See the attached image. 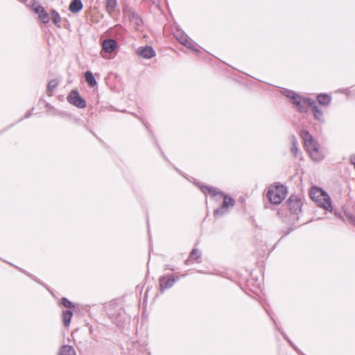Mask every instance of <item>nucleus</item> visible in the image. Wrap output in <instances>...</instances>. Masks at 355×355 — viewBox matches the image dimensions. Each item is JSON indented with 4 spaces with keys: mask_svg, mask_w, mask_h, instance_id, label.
<instances>
[{
    "mask_svg": "<svg viewBox=\"0 0 355 355\" xmlns=\"http://www.w3.org/2000/svg\"><path fill=\"white\" fill-rule=\"evenodd\" d=\"M116 46V42L112 39L105 40L102 44V49L106 53H112Z\"/></svg>",
    "mask_w": 355,
    "mask_h": 355,
    "instance_id": "11",
    "label": "nucleus"
},
{
    "mask_svg": "<svg viewBox=\"0 0 355 355\" xmlns=\"http://www.w3.org/2000/svg\"><path fill=\"white\" fill-rule=\"evenodd\" d=\"M51 19H52L53 23L55 25L60 26L59 24L60 22V15L58 14V12H57L55 10H53L51 13Z\"/></svg>",
    "mask_w": 355,
    "mask_h": 355,
    "instance_id": "20",
    "label": "nucleus"
},
{
    "mask_svg": "<svg viewBox=\"0 0 355 355\" xmlns=\"http://www.w3.org/2000/svg\"><path fill=\"white\" fill-rule=\"evenodd\" d=\"M286 193V189L283 185L270 187L267 197L272 204L279 205L285 199Z\"/></svg>",
    "mask_w": 355,
    "mask_h": 355,
    "instance_id": "4",
    "label": "nucleus"
},
{
    "mask_svg": "<svg viewBox=\"0 0 355 355\" xmlns=\"http://www.w3.org/2000/svg\"><path fill=\"white\" fill-rule=\"evenodd\" d=\"M72 315H73V313H72L71 311H70V310L63 311L62 321H63V324L65 327H68L70 324Z\"/></svg>",
    "mask_w": 355,
    "mask_h": 355,
    "instance_id": "15",
    "label": "nucleus"
},
{
    "mask_svg": "<svg viewBox=\"0 0 355 355\" xmlns=\"http://www.w3.org/2000/svg\"><path fill=\"white\" fill-rule=\"evenodd\" d=\"M58 82L55 79L51 80L47 85V92L49 96L52 95L54 89L58 86Z\"/></svg>",
    "mask_w": 355,
    "mask_h": 355,
    "instance_id": "19",
    "label": "nucleus"
},
{
    "mask_svg": "<svg viewBox=\"0 0 355 355\" xmlns=\"http://www.w3.org/2000/svg\"><path fill=\"white\" fill-rule=\"evenodd\" d=\"M309 105L311 107L313 113L314 114L315 118L319 121H323V112L320 110L318 106L315 105V102L314 100H309Z\"/></svg>",
    "mask_w": 355,
    "mask_h": 355,
    "instance_id": "12",
    "label": "nucleus"
},
{
    "mask_svg": "<svg viewBox=\"0 0 355 355\" xmlns=\"http://www.w3.org/2000/svg\"><path fill=\"white\" fill-rule=\"evenodd\" d=\"M33 6L34 11L39 15H41V13L44 10V8L37 3L33 4Z\"/></svg>",
    "mask_w": 355,
    "mask_h": 355,
    "instance_id": "24",
    "label": "nucleus"
},
{
    "mask_svg": "<svg viewBox=\"0 0 355 355\" xmlns=\"http://www.w3.org/2000/svg\"><path fill=\"white\" fill-rule=\"evenodd\" d=\"M318 103L322 105H327L331 102V97L327 94H320L317 97Z\"/></svg>",
    "mask_w": 355,
    "mask_h": 355,
    "instance_id": "18",
    "label": "nucleus"
},
{
    "mask_svg": "<svg viewBox=\"0 0 355 355\" xmlns=\"http://www.w3.org/2000/svg\"><path fill=\"white\" fill-rule=\"evenodd\" d=\"M284 95L288 98H291L292 101H293L295 100V98L296 96H298L299 95L296 94L294 92L291 90H286L284 92Z\"/></svg>",
    "mask_w": 355,
    "mask_h": 355,
    "instance_id": "25",
    "label": "nucleus"
},
{
    "mask_svg": "<svg viewBox=\"0 0 355 355\" xmlns=\"http://www.w3.org/2000/svg\"><path fill=\"white\" fill-rule=\"evenodd\" d=\"M123 12L125 17H127L136 27H139L142 24L141 18L130 6L128 5L124 6L123 8Z\"/></svg>",
    "mask_w": 355,
    "mask_h": 355,
    "instance_id": "5",
    "label": "nucleus"
},
{
    "mask_svg": "<svg viewBox=\"0 0 355 355\" xmlns=\"http://www.w3.org/2000/svg\"><path fill=\"white\" fill-rule=\"evenodd\" d=\"M62 304L67 308L71 309L73 307L72 303L65 297L62 298Z\"/></svg>",
    "mask_w": 355,
    "mask_h": 355,
    "instance_id": "27",
    "label": "nucleus"
},
{
    "mask_svg": "<svg viewBox=\"0 0 355 355\" xmlns=\"http://www.w3.org/2000/svg\"><path fill=\"white\" fill-rule=\"evenodd\" d=\"M39 18L41 20V21L44 24H46L49 21V15L46 12H45V10H44V12L39 15Z\"/></svg>",
    "mask_w": 355,
    "mask_h": 355,
    "instance_id": "22",
    "label": "nucleus"
},
{
    "mask_svg": "<svg viewBox=\"0 0 355 355\" xmlns=\"http://www.w3.org/2000/svg\"><path fill=\"white\" fill-rule=\"evenodd\" d=\"M300 136L304 141V146L310 156L315 161H320L324 155L320 149L319 144L313 139L312 135L306 130H302Z\"/></svg>",
    "mask_w": 355,
    "mask_h": 355,
    "instance_id": "2",
    "label": "nucleus"
},
{
    "mask_svg": "<svg viewBox=\"0 0 355 355\" xmlns=\"http://www.w3.org/2000/svg\"><path fill=\"white\" fill-rule=\"evenodd\" d=\"M59 355H76V352L72 347L64 345L60 349Z\"/></svg>",
    "mask_w": 355,
    "mask_h": 355,
    "instance_id": "16",
    "label": "nucleus"
},
{
    "mask_svg": "<svg viewBox=\"0 0 355 355\" xmlns=\"http://www.w3.org/2000/svg\"><path fill=\"white\" fill-rule=\"evenodd\" d=\"M85 80L91 87H94L96 85L95 78L91 71H86L85 73Z\"/></svg>",
    "mask_w": 355,
    "mask_h": 355,
    "instance_id": "17",
    "label": "nucleus"
},
{
    "mask_svg": "<svg viewBox=\"0 0 355 355\" xmlns=\"http://www.w3.org/2000/svg\"><path fill=\"white\" fill-rule=\"evenodd\" d=\"M180 42L184 46H187L188 48L191 49H193L194 44L192 42L189 41L185 37H181L180 39H178Z\"/></svg>",
    "mask_w": 355,
    "mask_h": 355,
    "instance_id": "21",
    "label": "nucleus"
},
{
    "mask_svg": "<svg viewBox=\"0 0 355 355\" xmlns=\"http://www.w3.org/2000/svg\"><path fill=\"white\" fill-rule=\"evenodd\" d=\"M178 279V277H161L159 279L161 292L162 293L164 289L171 288Z\"/></svg>",
    "mask_w": 355,
    "mask_h": 355,
    "instance_id": "8",
    "label": "nucleus"
},
{
    "mask_svg": "<svg viewBox=\"0 0 355 355\" xmlns=\"http://www.w3.org/2000/svg\"><path fill=\"white\" fill-rule=\"evenodd\" d=\"M288 206L293 213L297 214L301 210L302 202L296 197H291L288 200Z\"/></svg>",
    "mask_w": 355,
    "mask_h": 355,
    "instance_id": "10",
    "label": "nucleus"
},
{
    "mask_svg": "<svg viewBox=\"0 0 355 355\" xmlns=\"http://www.w3.org/2000/svg\"><path fill=\"white\" fill-rule=\"evenodd\" d=\"M68 101L73 105L79 107L84 108L86 107L85 101L83 100L78 92H72L67 97Z\"/></svg>",
    "mask_w": 355,
    "mask_h": 355,
    "instance_id": "6",
    "label": "nucleus"
},
{
    "mask_svg": "<svg viewBox=\"0 0 355 355\" xmlns=\"http://www.w3.org/2000/svg\"><path fill=\"white\" fill-rule=\"evenodd\" d=\"M292 144H293V146H292V148H291V152L293 153H294L295 155H296L297 152V140H296L295 137H293Z\"/></svg>",
    "mask_w": 355,
    "mask_h": 355,
    "instance_id": "26",
    "label": "nucleus"
},
{
    "mask_svg": "<svg viewBox=\"0 0 355 355\" xmlns=\"http://www.w3.org/2000/svg\"><path fill=\"white\" fill-rule=\"evenodd\" d=\"M114 32L116 33L117 34H119V33L122 34L123 32L125 31L124 28L123 26H121V25L116 26L114 27Z\"/></svg>",
    "mask_w": 355,
    "mask_h": 355,
    "instance_id": "28",
    "label": "nucleus"
},
{
    "mask_svg": "<svg viewBox=\"0 0 355 355\" xmlns=\"http://www.w3.org/2000/svg\"><path fill=\"white\" fill-rule=\"evenodd\" d=\"M350 162L354 166L355 168V155H352L350 157Z\"/></svg>",
    "mask_w": 355,
    "mask_h": 355,
    "instance_id": "29",
    "label": "nucleus"
},
{
    "mask_svg": "<svg viewBox=\"0 0 355 355\" xmlns=\"http://www.w3.org/2000/svg\"><path fill=\"white\" fill-rule=\"evenodd\" d=\"M309 100H312L311 98H304L300 96H296L295 100L293 101V103L295 104L297 108V110L301 112H306L308 110V107L309 105Z\"/></svg>",
    "mask_w": 355,
    "mask_h": 355,
    "instance_id": "7",
    "label": "nucleus"
},
{
    "mask_svg": "<svg viewBox=\"0 0 355 355\" xmlns=\"http://www.w3.org/2000/svg\"><path fill=\"white\" fill-rule=\"evenodd\" d=\"M200 257V253L197 249H193L191 252L190 253L189 258L192 259L197 260Z\"/></svg>",
    "mask_w": 355,
    "mask_h": 355,
    "instance_id": "23",
    "label": "nucleus"
},
{
    "mask_svg": "<svg viewBox=\"0 0 355 355\" xmlns=\"http://www.w3.org/2000/svg\"><path fill=\"white\" fill-rule=\"evenodd\" d=\"M83 5L81 0H73L69 6V10L72 13H76L83 9Z\"/></svg>",
    "mask_w": 355,
    "mask_h": 355,
    "instance_id": "13",
    "label": "nucleus"
},
{
    "mask_svg": "<svg viewBox=\"0 0 355 355\" xmlns=\"http://www.w3.org/2000/svg\"><path fill=\"white\" fill-rule=\"evenodd\" d=\"M201 190L203 193H208L212 197H215L218 200L223 199L221 207L216 209L214 212L215 216H219L225 214L227 212L230 207H232L234 205V200L232 198L225 195L223 192L218 191L215 187L203 186L202 187Z\"/></svg>",
    "mask_w": 355,
    "mask_h": 355,
    "instance_id": "1",
    "label": "nucleus"
},
{
    "mask_svg": "<svg viewBox=\"0 0 355 355\" xmlns=\"http://www.w3.org/2000/svg\"><path fill=\"white\" fill-rule=\"evenodd\" d=\"M105 6L107 12L112 16L117 6V0H105Z\"/></svg>",
    "mask_w": 355,
    "mask_h": 355,
    "instance_id": "14",
    "label": "nucleus"
},
{
    "mask_svg": "<svg viewBox=\"0 0 355 355\" xmlns=\"http://www.w3.org/2000/svg\"><path fill=\"white\" fill-rule=\"evenodd\" d=\"M137 53L145 59H150L155 56V52L151 46H146L138 48Z\"/></svg>",
    "mask_w": 355,
    "mask_h": 355,
    "instance_id": "9",
    "label": "nucleus"
},
{
    "mask_svg": "<svg viewBox=\"0 0 355 355\" xmlns=\"http://www.w3.org/2000/svg\"><path fill=\"white\" fill-rule=\"evenodd\" d=\"M310 195L311 198L318 203L319 206L329 211L332 210L330 197L323 190L320 189L312 190Z\"/></svg>",
    "mask_w": 355,
    "mask_h": 355,
    "instance_id": "3",
    "label": "nucleus"
}]
</instances>
